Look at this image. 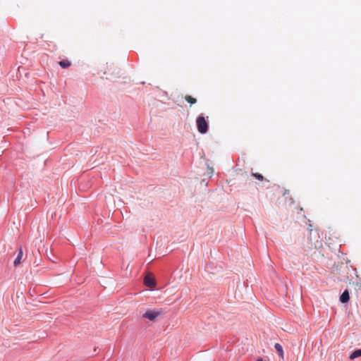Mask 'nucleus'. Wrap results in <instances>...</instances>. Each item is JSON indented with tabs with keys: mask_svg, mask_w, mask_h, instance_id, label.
<instances>
[{
	"mask_svg": "<svg viewBox=\"0 0 361 361\" xmlns=\"http://www.w3.org/2000/svg\"><path fill=\"white\" fill-rule=\"evenodd\" d=\"M162 314H163V311L161 310V309H159V310H156V309L147 310L145 312V314H143L142 317L144 318H146V319H149L151 322H154L159 317L162 315Z\"/></svg>",
	"mask_w": 361,
	"mask_h": 361,
	"instance_id": "nucleus-1",
	"label": "nucleus"
},
{
	"mask_svg": "<svg viewBox=\"0 0 361 361\" xmlns=\"http://www.w3.org/2000/svg\"><path fill=\"white\" fill-rule=\"evenodd\" d=\"M196 124L197 130L202 133L204 134L208 130V123L206 121L205 118L203 116H200L197 118Z\"/></svg>",
	"mask_w": 361,
	"mask_h": 361,
	"instance_id": "nucleus-2",
	"label": "nucleus"
},
{
	"mask_svg": "<svg viewBox=\"0 0 361 361\" xmlns=\"http://www.w3.org/2000/svg\"><path fill=\"white\" fill-rule=\"evenodd\" d=\"M23 249L21 247H20L18 249V255L13 262V264L15 267L18 266L21 263V259L23 258Z\"/></svg>",
	"mask_w": 361,
	"mask_h": 361,
	"instance_id": "nucleus-3",
	"label": "nucleus"
},
{
	"mask_svg": "<svg viewBox=\"0 0 361 361\" xmlns=\"http://www.w3.org/2000/svg\"><path fill=\"white\" fill-rule=\"evenodd\" d=\"M145 283L149 288H154L156 285L154 279L150 276H146L145 278Z\"/></svg>",
	"mask_w": 361,
	"mask_h": 361,
	"instance_id": "nucleus-4",
	"label": "nucleus"
},
{
	"mask_svg": "<svg viewBox=\"0 0 361 361\" xmlns=\"http://www.w3.org/2000/svg\"><path fill=\"white\" fill-rule=\"evenodd\" d=\"M350 299L349 293L347 290H344L340 297V301L342 303H345L348 302Z\"/></svg>",
	"mask_w": 361,
	"mask_h": 361,
	"instance_id": "nucleus-5",
	"label": "nucleus"
},
{
	"mask_svg": "<svg viewBox=\"0 0 361 361\" xmlns=\"http://www.w3.org/2000/svg\"><path fill=\"white\" fill-rule=\"evenodd\" d=\"M361 357V349H357V350H355L354 352H353L350 354L349 358L350 360H354V359H355L357 357Z\"/></svg>",
	"mask_w": 361,
	"mask_h": 361,
	"instance_id": "nucleus-6",
	"label": "nucleus"
},
{
	"mask_svg": "<svg viewBox=\"0 0 361 361\" xmlns=\"http://www.w3.org/2000/svg\"><path fill=\"white\" fill-rule=\"evenodd\" d=\"M274 347H275V349L276 350V351L278 352L279 355H280V357L283 359V350L282 346L279 343H276Z\"/></svg>",
	"mask_w": 361,
	"mask_h": 361,
	"instance_id": "nucleus-7",
	"label": "nucleus"
},
{
	"mask_svg": "<svg viewBox=\"0 0 361 361\" xmlns=\"http://www.w3.org/2000/svg\"><path fill=\"white\" fill-rule=\"evenodd\" d=\"M185 101L190 104V105L195 104L197 102V99L190 95H186L185 97Z\"/></svg>",
	"mask_w": 361,
	"mask_h": 361,
	"instance_id": "nucleus-8",
	"label": "nucleus"
},
{
	"mask_svg": "<svg viewBox=\"0 0 361 361\" xmlns=\"http://www.w3.org/2000/svg\"><path fill=\"white\" fill-rule=\"evenodd\" d=\"M59 63L63 68H67L71 66V63L68 60L61 61Z\"/></svg>",
	"mask_w": 361,
	"mask_h": 361,
	"instance_id": "nucleus-9",
	"label": "nucleus"
},
{
	"mask_svg": "<svg viewBox=\"0 0 361 361\" xmlns=\"http://www.w3.org/2000/svg\"><path fill=\"white\" fill-rule=\"evenodd\" d=\"M252 176H253L255 178H257V180H260V181H262V180H264V176H263L262 174H260V173H253V172H252Z\"/></svg>",
	"mask_w": 361,
	"mask_h": 361,
	"instance_id": "nucleus-10",
	"label": "nucleus"
},
{
	"mask_svg": "<svg viewBox=\"0 0 361 361\" xmlns=\"http://www.w3.org/2000/svg\"><path fill=\"white\" fill-rule=\"evenodd\" d=\"M289 193H290V192H289V190H285V192H284V193H283V195H284V196H286V195H289Z\"/></svg>",
	"mask_w": 361,
	"mask_h": 361,
	"instance_id": "nucleus-11",
	"label": "nucleus"
},
{
	"mask_svg": "<svg viewBox=\"0 0 361 361\" xmlns=\"http://www.w3.org/2000/svg\"><path fill=\"white\" fill-rule=\"evenodd\" d=\"M255 361H264L262 357H258L256 359Z\"/></svg>",
	"mask_w": 361,
	"mask_h": 361,
	"instance_id": "nucleus-12",
	"label": "nucleus"
},
{
	"mask_svg": "<svg viewBox=\"0 0 361 361\" xmlns=\"http://www.w3.org/2000/svg\"><path fill=\"white\" fill-rule=\"evenodd\" d=\"M209 171H210V172H209V173H210L211 174H213V173H214L213 169L210 168V169H209Z\"/></svg>",
	"mask_w": 361,
	"mask_h": 361,
	"instance_id": "nucleus-13",
	"label": "nucleus"
}]
</instances>
